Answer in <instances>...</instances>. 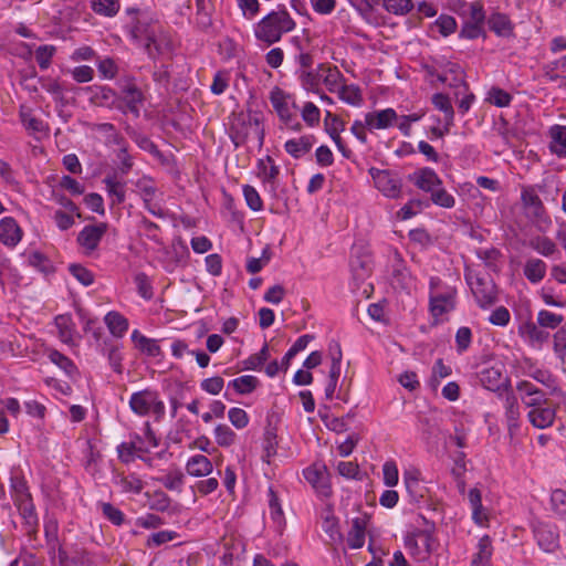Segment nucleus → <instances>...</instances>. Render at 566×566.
Masks as SVG:
<instances>
[{
    "label": "nucleus",
    "mask_w": 566,
    "mask_h": 566,
    "mask_svg": "<svg viewBox=\"0 0 566 566\" xmlns=\"http://www.w3.org/2000/svg\"><path fill=\"white\" fill-rule=\"evenodd\" d=\"M419 471H406L403 473V482L406 484V488L410 494L413 496L422 497L423 493L422 490L424 488L420 486V479H419Z\"/></svg>",
    "instance_id": "603ef678"
},
{
    "label": "nucleus",
    "mask_w": 566,
    "mask_h": 566,
    "mask_svg": "<svg viewBox=\"0 0 566 566\" xmlns=\"http://www.w3.org/2000/svg\"><path fill=\"white\" fill-rule=\"evenodd\" d=\"M48 357L51 363L60 367L67 376H73L76 374L77 368L75 364L64 354L60 353L56 349H51L48 354Z\"/></svg>",
    "instance_id": "79ce46f5"
},
{
    "label": "nucleus",
    "mask_w": 566,
    "mask_h": 566,
    "mask_svg": "<svg viewBox=\"0 0 566 566\" xmlns=\"http://www.w3.org/2000/svg\"><path fill=\"white\" fill-rule=\"evenodd\" d=\"M532 532L536 544L544 553L554 554L560 547L556 525L537 521L532 524Z\"/></svg>",
    "instance_id": "423d86ee"
},
{
    "label": "nucleus",
    "mask_w": 566,
    "mask_h": 566,
    "mask_svg": "<svg viewBox=\"0 0 566 566\" xmlns=\"http://www.w3.org/2000/svg\"><path fill=\"white\" fill-rule=\"evenodd\" d=\"M338 97L353 106H360L363 103V95L360 88L355 84H343L338 90Z\"/></svg>",
    "instance_id": "58836bf2"
},
{
    "label": "nucleus",
    "mask_w": 566,
    "mask_h": 566,
    "mask_svg": "<svg viewBox=\"0 0 566 566\" xmlns=\"http://www.w3.org/2000/svg\"><path fill=\"white\" fill-rule=\"evenodd\" d=\"M480 36H486L483 24L474 23L471 21L463 22L459 33V38L465 40H475Z\"/></svg>",
    "instance_id": "3c124183"
},
{
    "label": "nucleus",
    "mask_w": 566,
    "mask_h": 566,
    "mask_svg": "<svg viewBox=\"0 0 566 566\" xmlns=\"http://www.w3.org/2000/svg\"><path fill=\"white\" fill-rule=\"evenodd\" d=\"M431 201L439 207L451 209L455 205L454 197L449 193L442 185L437 187L431 193H430Z\"/></svg>",
    "instance_id": "8fccbe9b"
},
{
    "label": "nucleus",
    "mask_w": 566,
    "mask_h": 566,
    "mask_svg": "<svg viewBox=\"0 0 566 566\" xmlns=\"http://www.w3.org/2000/svg\"><path fill=\"white\" fill-rule=\"evenodd\" d=\"M432 104L437 109L443 113L446 122V132H450V128L451 126H453L454 120V109L452 107L450 98L448 97V95L443 93H436L432 96Z\"/></svg>",
    "instance_id": "c756f323"
},
{
    "label": "nucleus",
    "mask_w": 566,
    "mask_h": 566,
    "mask_svg": "<svg viewBox=\"0 0 566 566\" xmlns=\"http://www.w3.org/2000/svg\"><path fill=\"white\" fill-rule=\"evenodd\" d=\"M29 264L44 274H49L54 271L51 261L39 251H34L29 255Z\"/></svg>",
    "instance_id": "bf43d9fd"
},
{
    "label": "nucleus",
    "mask_w": 566,
    "mask_h": 566,
    "mask_svg": "<svg viewBox=\"0 0 566 566\" xmlns=\"http://www.w3.org/2000/svg\"><path fill=\"white\" fill-rule=\"evenodd\" d=\"M55 53L53 45H40L35 50V60L41 70H46L51 65V60Z\"/></svg>",
    "instance_id": "774afa93"
},
{
    "label": "nucleus",
    "mask_w": 566,
    "mask_h": 566,
    "mask_svg": "<svg viewBox=\"0 0 566 566\" xmlns=\"http://www.w3.org/2000/svg\"><path fill=\"white\" fill-rule=\"evenodd\" d=\"M549 150L559 158L566 157V126L554 125L549 128Z\"/></svg>",
    "instance_id": "5701e85b"
},
{
    "label": "nucleus",
    "mask_w": 566,
    "mask_h": 566,
    "mask_svg": "<svg viewBox=\"0 0 566 566\" xmlns=\"http://www.w3.org/2000/svg\"><path fill=\"white\" fill-rule=\"evenodd\" d=\"M22 239V230L12 217H6L0 220V241L9 247L14 248Z\"/></svg>",
    "instance_id": "a211bd4d"
},
{
    "label": "nucleus",
    "mask_w": 566,
    "mask_h": 566,
    "mask_svg": "<svg viewBox=\"0 0 566 566\" xmlns=\"http://www.w3.org/2000/svg\"><path fill=\"white\" fill-rule=\"evenodd\" d=\"M132 340L142 352L146 353L148 356L157 357L161 353L157 340L144 336L138 329L133 331Z\"/></svg>",
    "instance_id": "473e14b6"
},
{
    "label": "nucleus",
    "mask_w": 566,
    "mask_h": 566,
    "mask_svg": "<svg viewBox=\"0 0 566 566\" xmlns=\"http://www.w3.org/2000/svg\"><path fill=\"white\" fill-rule=\"evenodd\" d=\"M324 74L316 70H302L298 73L301 85L312 92H316Z\"/></svg>",
    "instance_id": "37998d69"
},
{
    "label": "nucleus",
    "mask_w": 566,
    "mask_h": 566,
    "mask_svg": "<svg viewBox=\"0 0 566 566\" xmlns=\"http://www.w3.org/2000/svg\"><path fill=\"white\" fill-rule=\"evenodd\" d=\"M118 458L124 463H129L134 460L135 452H147L148 449H144L137 446L136 442H123L117 447Z\"/></svg>",
    "instance_id": "4d7b16f0"
},
{
    "label": "nucleus",
    "mask_w": 566,
    "mask_h": 566,
    "mask_svg": "<svg viewBox=\"0 0 566 566\" xmlns=\"http://www.w3.org/2000/svg\"><path fill=\"white\" fill-rule=\"evenodd\" d=\"M366 523L363 518L353 520L352 528L347 535V544L352 549L361 548L365 544Z\"/></svg>",
    "instance_id": "7c9ffc66"
},
{
    "label": "nucleus",
    "mask_w": 566,
    "mask_h": 566,
    "mask_svg": "<svg viewBox=\"0 0 566 566\" xmlns=\"http://www.w3.org/2000/svg\"><path fill=\"white\" fill-rule=\"evenodd\" d=\"M55 325L59 329L60 338L64 343L72 342L74 333V324L70 315H57L55 317Z\"/></svg>",
    "instance_id": "de8ad7c7"
},
{
    "label": "nucleus",
    "mask_w": 566,
    "mask_h": 566,
    "mask_svg": "<svg viewBox=\"0 0 566 566\" xmlns=\"http://www.w3.org/2000/svg\"><path fill=\"white\" fill-rule=\"evenodd\" d=\"M489 29L497 36L510 38L514 34V24L507 14L493 12L486 20Z\"/></svg>",
    "instance_id": "aec40b11"
},
{
    "label": "nucleus",
    "mask_w": 566,
    "mask_h": 566,
    "mask_svg": "<svg viewBox=\"0 0 566 566\" xmlns=\"http://www.w3.org/2000/svg\"><path fill=\"white\" fill-rule=\"evenodd\" d=\"M488 101L497 107H507L512 102V96L500 87H492L489 91Z\"/></svg>",
    "instance_id": "e2e57ef3"
},
{
    "label": "nucleus",
    "mask_w": 566,
    "mask_h": 566,
    "mask_svg": "<svg viewBox=\"0 0 566 566\" xmlns=\"http://www.w3.org/2000/svg\"><path fill=\"white\" fill-rule=\"evenodd\" d=\"M128 405L135 415L139 417L153 415L156 421L164 419L166 413V407L159 392L151 388L133 392Z\"/></svg>",
    "instance_id": "7ed1b4c3"
},
{
    "label": "nucleus",
    "mask_w": 566,
    "mask_h": 566,
    "mask_svg": "<svg viewBox=\"0 0 566 566\" xmlns=\"http://www.w3.org/2000/svg\"><path fill=\"white\" fill-rule=\"evenodd\" d=\"M258 169L263 181L271 184L274 187L280 169L274 165L272 157L266 156L265 159H260L258 161Z\"/></svg>",
    "instance_id": "c9c22d12"
},
{
    "label": "nucleus",
    "mask_w": 566,
    "mask_h": 566,
    "mask_svg": "<svg viewBox=\"0 0 566 566\" xmlns=\"http://www.w3.org/2000/svg\"><path fill=\"white\" fill-rule=\"evenodd\" d=\"M269 99L277 114L281 123L285 119H291V116L295 113L292 112L291 107L296 109L297 105L293 99V96L279 86H274L270 92Z\"/></svg>",
    "instance_id": "9b49d317"
},
{
    "label": "nucleus",
    "mask_w": 566,
    "mask_h": 566,
    "mask_svg": "<svg viewBox=\"0 0 566 566\" xmlns=\"http://www.w3.org/2000/svg\"><path fill=\"white\" fill-rule=\"evenodd\" d=\"M305 480L323 496H328L332 492L329 475L324 464H313L303 471Z\"/></svg>",
    "instance_id": "f8f14e48"
},
{
    "label": "nucleus",
    "mask_w": 566,
    "mask_h": 566,
    "mask_svg": "<svg viewBox=\"0 0 566 566\" xmlns=\"http://www.w3.org/2000/svg\"><path fill=\"white\" fill-rule=\"evenodd\" d=\"M528 245L543 256H551L556 251V244L547 237H534L530 240Z\"/></svg>",
    "instance_id": "a18cd8bd"
},
{
    "label": "nucleus",
    "mask_w": 566,
    "mask_h": 566,
    "mask_svg": "<svg viewBox=\"0 0 566 566\" xmlns=\"http://www.w3.org/2000/svg\"><path fill=\"white\" fill-rule=\"evenodd\" d=\"M301 114H302L303 120L310 127H314V126L318 125L319 119H321V112L314 103L306 102L302 108Z\"/></svg>",
    "instance_id": "69168bd1"
},
{
    "label": "nucleus",
    "mask_w": 566,
    "mask_h": 566,
    "mask_svg": "<svg viewBox=\"0 0 566 566\" xmlns=\"http://www.w3.org/2000/svg\"><path fill=\"white\" fill-rule=\"evenodd\" d=\"M19 514L23 520L24 528L27 530V535L29 537H35L39 527V517L35 512V506L33 504L32 497L30 493H24L17 496L14 501Z\"/></svg>",
    "instance_id": "1a4fd4ad"
},
{
    "label": "nucleus",
    "mask_w": 566,
    "mask_h": 566,
    "mask_svg": "<svg viewBox=\"0 0 566 566\" xmlns=\"http://www.w3.org/2000/svg\"><path fill=\"white\" fill-rule=\"evenodd\" d=\"M504 400V417L507 431L511 437L515 436L521 427V410L517 397L513 390H509L501 398Z\"/></svg>",
    "instance_id": "ddd939ff"
},
{
    "label": "nucleus",
    "mask_w": 566,
    "mask_h": 566,
    "mask_svg": "<svg viewBox=\"0 0 566 566\" xmlns=\"http://www.w3.org/2000/svg\"><path fill=\"white\" fill-rule=\"evenodd\" d=\"M367 129H387L398 119L394 108L369 112L365 115Z\"/></svg>",
    "instance_id": "f3484780"
},
{
    "label": "nucleus",
    "mask_w": 566,
    "mask_h": 566,
    "mask_svg": "<svg viewBox=\"0 0 566 566\" xmlns=\"http://www.w3.org/2000/svg\"><path fill=\"white\" fill-rule=\"evenodd\" d=\"M115 483L120 486L123 492H132L138 494L144 488L143 481L136 474L123 475L115 478Z\"/></svg>",
    "instance_id": "ea45409f"
},
{
    "label": "nucleus",
    "mask_w": 566,
    "mask_h": 566,
    "mask_svg": "<svg viewBox=\"0 0 566 566\" xmlns=\"http://www.w3.org/2000/svg\"><path fill=\"white\" fill-rule=\"evenodd\" d=\"M472 343V331L467 327H460L455 333V347L459 354L467 352Z\"/></svg>",
    "instance_id": "338daca9"
},
{
    "label": "nucleus",
    "mask_w": 566,
    "mask_h": 566,
    "mask_svg": "<svg viewBox=\"0 0 566 566\" xmlns=\"http://www.w3.org/2000/svg\"><path fill=\"white\" fill-rule=\"evenodd\" d=\"M69 271L84 286H90L94 282L93 273L81 264H70Z\"/></svg>",
    "instance_id": "680f3d73"
},
{
    "label": "nucleus",
    "mask_w": 566,
    "mask_h": 566,
    "mask_svg": "<svg viewBox=\"0 0 566 566\" xmlns=\"http://www.w3.org/2000/svg\"><path fill=\"white\" fill-rule=\"evenodd\" d=\"M369 172L377 189L386 197L398 199L401 196L402 181L397 174L377 168H370Z\"/></svg>",
    "instance_id": "6e6552de"
},
{
    "label": "nucleus",
    "mask_w": 566,
    "mask_h": 566,
    "mask_svg": "<svg viewBox=\"0 0 566 566\" xmlns=\"http://www.w3.org/2000/svg\"><path fill=\"white\" fill-rule=\"evenodd\" d=\"M408 179L413 182V185L426 191L432 192L438 186L442 185V180L437 175V172L429 167L420 168L416 170L413 174L408 176Z\"/></svg>",
    "instance_id": "dca6fc26"
},
{
    "label": "nucleus",
    "mask_w": 566,
    "mask_h": 566,
    "mask_svg": "<svg viewBox=\"0 0 566 566\" xmlns=\"http://www.w3.org/2000/svg\"><path fill=\"white\" fill-rule=\"evenodd\" d=\"M564 317L559 314L552 313L546 310H542L537 314V323L539 326L545 328H556L562 322Z\"/></svg>",
    "instance_id": "0e129e2a"
},
{
    "label": "nucleus",
    "mask_w": 566,
    "mask_h": 566,
    "mask_svg": "<svg viewBox=\"0 0 566 566\" xmlns=\"http://www.w3.org/2000/svg\"><path fill=\"white\" fill-rule=\"evenodd\" d=\"M480 384L488 390L495 391L502 398L506 391L512 390L511 380L503 375L502 366L485 367L478 374Z\"/></svg>",
    "instance_id": "0eeeda50"
},
{
    "label": "nucleus",
    "mask_w": 566,
    "mask_h": 566,
    "mask_svg": "<svg viewBox=\"0 0 566 566\" xmlns=\"http://www.w3.org/2000/svg\"><path fill=\"white\" fill-rule=\"evenodd\" d=\"M552 510L560 517H566V492L556 489L551 494Z\"/></svg>",
    "instance_id": "052dcab7"
},
{
    "label": "nucleus",
    "mask_w": 566,
    "mask_h": 566,
    "mask_svg": "<svg viewBox=\"0 0 566 566\" xmlns=\"http://www.w3.org/2000/svg\"><path fill=\"white\" fill-rule=\"evenodd\" d=\"M276 448H277L276 428L269 422L264 429V434H263V451H264L263 459H265L266 462H270V459L276 454Z\"/></svg>",
    "instance_id": "f704fd0d"
},
{
    "label": "nucleus",
    "mask_w": 566,
    "mask_h": 566,
    "mask_svg": "<svg viewBox=\"0 0 566 566\" xmlns=\"http://www.w3.org/2000/svg\"><path fill=\"white\" fill-rule=\"evenodd\" d=\"M547 265L541 259H530L524 265V275L533 284L539 283L546 274Z\"/></svg>",
    "instance_id": "2f4dec72"
},
{
    "label": "nucleus",
    "mask_w": 566,
    "mask_h": 566,
    "mask_svg": "<svg viewBox=\"0 0 566 566\" xmlns=\"http://www.w3.org/2000/svg\"><path fill=\"white\" fill-rule=\"evenodd\" d=\"M104 322L109 333L117 338H122L128 329V321L119 312L111 311L105 317Z\"/></svg>",
    "instance_id": "a878e982"
},
{
    "label": "nucleus",
    "mask_w": 566,
    "mask_h": 566,
    "mask_svg": "<svg viewBox=\"0 0 566 566\" xmlns=\"http://www.w3.org/2000/svg\"><path fill=\"white\" fill-rule=\"evenodd\" d=\"M316 138L314 135H303L300 138L289 139L284 144V150L294 159H300L312 149Z\"/></svg>",
    "instance_id": "412c9836"
},
{
    "label": "nucleus",
    "mask_w": 566,
    "mask_h": 566,
    "mask_svg": "<svg viewBox=\"0 0 566 566\" xmlns=\"http://www.w3.org/2000/svg\"><path fill=\"white\" fill-rule=\"evenodd\" d=\"M520 334L522 337L527 338L531 343L542 344L549 334L536 326L533 322H526L520 326Z\"/></svg>",
    "instance_id": "e433bc0d"
},
{
    "label": "nucleus",
    "mask_w": 566,
    "mask_h": 566,
    "mask_svg": "<svg viewBox=\"0 0 566 566\" xmlns=\"http://www.w3.org/2000/svg\"><path fill=\"white\" fill-rule=\"evenodd\" d=\"M98 505L104 517L107 518L114 525L119 526L125 522L124 513L113 504L107 502H101L98 503Z\"/></svg>",
    "instance_id": "6e6d98bb"
},
{
    "label": "nucleus",
    "mask_w": 566,
    "mask_h": 566,
    "mask_svg": "<svg viewBox=\"0 0 566 566\" xmlns=\"http://www.w3.org/2000/svg\"><path fill=\"white\" fill-rule=\"evenodd\" d=\"M184 480V473L179 470H176L161 478L160 482L167 490L180 493L182 491Z\"/></svg>",
    "instance_id": "5fc2aeb1"
},
{
    "label": "nucleus",
    "mask_w": 566,
    "mask_h": 566,
    "mask_svg": "<svg viewBox=\"0 0 566 566\" xmlns=\"http://www.w3.org/2000/svg\"><path fill=\"white\" fill-rule=\"evenodd\" d=\"M90 93V102L98 107L117 108L125 112L119 102L117 93L106 85H92L85 87Z\"/></svg>",
    "instance_id": "9d476101"
},
{
    "label": "nucleus",
    "mask_w": 566,
    "mask_h": 566,
    "mask_svg": "<svg viewBox=\"0 0 566 566\" xmlns=\"http://www.w3.org/2000/svg\"><path fill=\"white\" fill-rule=\"evenodd\" d=\"M427 207H429L427 201L411 199L398 211V217L401 220H408Z\"/></svg>",
    "instance_id": "864d4df0"
},
{
    "label": "nucleus",
    "mask_w": 566,
    "mask_h": 566,
    "mask_svg": "<svg viewBox=\"0 0 566 566\" xmlns=\"http://www.w3.org/2000/svg\"><path fill=\"white\" fill-rule=\"evenodd\" d=\"M429 310L433 317H439L455 308L457 289L443 284L440 277L429 281Z\"/></svg>",
    "instance_id": "20e7f679"
},
{
    "label": "nucleus",
    "mask_w": 566,
    "mask_h": 566,
    "mask_svg": "<svg viewBox=\"0 0 566 566\" xmlns=\"http://www.w3.org/2000/svg\"><path fill=\"white\" fill-rule=\"evenodd\" d=\"M433 527L434 525L432 524L431 528L420 530L415 533L421 548L423 549V556H421V558H428L429 555L436 551L437 539L433 535Z\"/></svg>",
    "instance_id": "4c0bfd02"
},
{
    "label": "nucleus",
    "mask_w": 566,
    "mask_h": 566,
    "mask_svg": "<svg viewBox=\"0 0 566 566\" xmlns=\"http://www.w3.org/2000/svg\"><path fill=\"white\" fill-rule=\"evenodd\" d=\"M119 0H94L92 9L95 13L104 17H114L119 11Z\"/></svg>",
    "instance_id": "49530a36"
},
{
    "label": "nucleus",
    "mask_w": 566,
    "mask_h": 566,
    "mask_svg": "<svg viewBox=\"0 0 566 566\" xmlns=\"http://www.w3.org/2000/svg\"><path fill=\"white\" fill-rule=\"evenodd\" d=\"M234 431L227 424H218L214 429L216 442L220 447H230L235 440Z\"/></svg>",
    "instance_id": "13d9d810"
},
{
    "label": "nucleus",
    "mask_w": 566,
    "mask_h": 566,
    "mask_svg": "<svg viewBox=\"0 0 566 566\" xmlns=\"http://www.w3.org/2000/svg\"><path fill=\"white\" fill-rule=\"evenodd\" d=\"M493 554L491 538L484 535L479 539L478 552L473 555L471 566H490Z\"/></svg>",
    "instance_id": "bb28decb"
},
{
    "label": "nucleus",
    "mask_w": 566,
    "mask_h": 566,
    "mask_svg": "<svg viewBox=\"0 0 566 566\" xmlns=\"http://www.w3.org/2000/svg\"><path fill=\"white\" fill-rule=\"evenodd\" d=\"M556 418V408L551 402L532 407L527 413L531 424L537 429H546L553 426Z\"/></svg>",
    "instance_id": "2eb2a0df"
},
{
    "label": "nucleus",
    "mask_w": 566,
    "mask_h": 566,
    "mask_svg": "<svg viewBox=\"0 0 566 566\" xmlns=\"http://www.w3.org/2000/svg\"><path fill=\"white\" fill-rule=\"evenodd\" d=\"M123 101L125 103L126 108L135 115V117L139 116V105L144 101V95L140 88H138L135 84H127L122 88Z\"/></svg>",
    "instance_id": "4be33fe9"
},
{
    "label": "nucleus",
    "mask_w": 566,
    "mask_h": 566,
    "mask_svg": "<svg viewBox=\"0 0 566 566\" xmlns=\"http://www.w3.org/2000/svg\"><path fill=\"white\" fill-rule=\"evenodd\" d=\"M521 200L523 206L532 213L533 217L541 218L545 212L544 205L534 189H523L521 193Z\"/></svg>",
    "instance_id": "cd10ccee"
},
{
    "label": "nucleus",
    "mask_w": 566,
    "mask_h": 566,
    "mask_svg": "<svg viewBox=\"0 0 566 566\" xmlns=\"http://www.w3.org/2000/svg\"><path fill=\"white\" fill-rule=\"evenodd\" d=\"M464 277L479 307L486 310L499 301L497 286L491 276L467 268Z\"/></svg>",
    "instance_id": "f03ea898"
},
{
    "label": "nucleus",
    "mask_w": 566,
    "mask_h": 566,
    "mask_svg": "<svg viewBox=\"0 0 566 566\" xmlns=\"http://www.w3.org/2000/svg\"><path fill=\"white\" fill-rule=\"evenodd\" d=\"M295 28L296 22L285 6L280 4L254 25L253 33L258 41L270 46L281 41L284 34L292 32Z\"/></svg>",
    "instance_id": "f257e3e1"
},
{
    "label": "nucleus",
    "mask_w": 566,
    "mask_h": 566,
    "mask_svg": "<svg viewBox=\"0 0 566 566\" xmlns=\"http://www.w3.org/2000/svg\"><path fill=\"white\" fill-rule=\"evenodd\" d=\"M211 461L202 454L191 457L186 463V471L191 476H207L212 472Z\"/></svg>",
    "instance_id": "b1692460"
},
{
    "label": "nucleus",
    "mask_w": 566,
    "mask_h": 566,
    "mask_svg": "<svg viewBox=\"0 0 566 566\" xmlns=\"http://www.w3.org/2000/svg\"><path fill=\"white\" fill-rule=\"evenodd\" d=\"M106 231L107 223L105 222L85 226L77 235V243L92 252L97 249Z\"/></svg>",
    "instance_id": "4468645a"
},
{
    "label": "nucleus",
    "mask_w": 566,
    "mask_h": 566,
    "mask_svg": "<svg viewBox=\"0 0 566 566\" xmlns=\"http://www.w3.org/2000/svg\"><path fill=\"white\" fill-rule=\"evenodd\" d=\"M468 499L470 502V505L472 507V517L473 520L482 524V522L486 518L485 514L483 513V506H482V496L479 489L473 488L469 491Z\"/></svg>",
    "instance_id": "c03bdc74"
},
{
    "label": "nucleus",
    "mask_w": 566,
    "mask_h": 566,
    "mask_svg": "<svg viewBox=\"0 0 566 566\" xmlns=\"http://www.w3.org/2000/svg\"><path fill=\"white\" fill-rule=\"evenodd\" d=\"M318 71H325L326 74L323 75L322 81L326 85L329 92H336V87L344 80L343 74L339 72L337 66H333L326 63H321L318 65Z\"/></svg>",
    "instance_id": "72a5a7b5"
},
{
    "label": "nucleus",
    "mask_w": 566,
    "mask_h": 566,
    "mask_svg": "<svg viewBox=\"0 0 566 566\" xmlns=\"http://www.w3.org/2000/svg\"><path fill=\"white\" fill-rule=\"evenodd\" d=\"M258 385L259 380L256 377L244 375L231 380L228 384V387H233V389L240 395H247L252 392Z\"/></svg>",
    "instance_id": "a19ab883"
},
{
    "label": "nucleus",
    "mask_w": 566,
    "mask_h": 566,
    "mask_svg": "<svg viewBox=\"0 0 566 566\" xmlns=\"http://www.w3.org/2000/svg\"><path fill=\"white\" fill-rule=\"evenodd\" d=\"M103 182L106 186V190L111 197H114V203L122 205L126 200L125 186L126 182L122 181L117 177V172L108 174Z\"/></svg>",
    "instance_id": "393cba45"
},
{
    "label": "nucleus",
    "mask_w": 566,
    "mask_h": 566,
    "mask_svg": "<svg viewBox=\"0 0 566 566\" xmlns=\"http://www.w3.org/2000/svg\"><path fill=\"white\" fill-rule=\"evenodd\" d=\"M252 126L251 115L239 113L231 124L230 138L235 147L243 145L249 137V128Z\"/></svg>",
    "instance_id": "6ab92c4d"
},
{
    "label": "nucleus",
    "mask_w": 566,
    "mask_h": 566,
    "mask_svg": "<svg viewBox=\"0 0 566 566\" xmlns=\"http://www.w3.org/2000/svg\"><path fill=\"white\" fill-rule=\"evenodd\" d=\"M130 36L136 42H143L148 56L156 60L164 53V42L158 40L154 28L142 21H136L130 29Z\"/></svg>",
    "instance_id": "39448f33"
},
{
    "label": "nucleus",
    "mask_w": 566,
    "mask_h": 566,
    "mask_svg": "<svg viewBox=\"0 0 566 566\" xmlns=\"http://www.w3.org/2000/svg\"><path fill=\"white\" fill-rule=\"evenodd\" d=\"M475 255L479 260L482 261L484 266L494 273H499L501 271L500 261L502 258V253L496 248H489V249H478L475 251Z\"/></svg>",
    "instance_id": "c85d7f7f"
},
{
    "label": "nucleus",
    "mask_w": 566,
    "mask_h": 566,
    "mask_svg": "<svg viewBox=\"0 0 566 566\" xmlns=\"http://www.w3.org/2000/svg\"><path fill=\"white\" fill-rule=\"evenodd\" d=\"M384 9L396 15H405L413 9L412 0H382Z\"/></svg>",
    "instance_id": "09e8293b"
}]
</instances>
